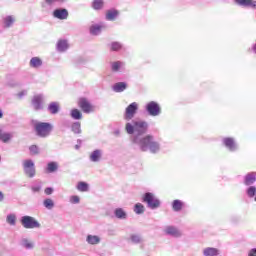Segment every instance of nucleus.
Segmentation results:
<instances>
[{
  "label": "nucleus",
  "mask_w": 256,
  "mask_h": 256,
  "mask_svg": "<svg viewBox=\"0 0 256 256\" xmlns=\"http://www.w3.org/2000/svg\"><path fill=\"white\" fill-rule=\"evenodd\" d=\"M56 49L59 53H65L69 49V43L67 40H59L56 45Z\"/></svg>",
  "instance_id": "obj_19"
},
{
  "label": "nucleus",
  "mask_w": 256,
  "mask_h": 256,
  "mask_svg": "<svg viewBox=\"0 0 256 256\" xmlns=\"http://www.w3.org/2000/svg\"><path fill=\"white\" fill-rule=\"evenodd\" d=\"M120 134H121V131H119V130L114 131V135L119 136Z\"/></svg>",
  "instance_id": "obj_48"
},
{
  "label": "nucleus",
  "mask_w": 256,
  "mask_h": 256,
  "mask_svg": "<svg viewBox=\"0 0 256 256\" xmlns=\"http://www.w3.org/2000/svg\"><path fill=\"white\" fill-rule=\"evenodd\" d=\"M75 149H79V145H76V146H75Z\"/></svg>",
  "instance_id": "obj_50"
},
{
  "label": "nucleus",
  "mask_w": 256,
  "mask_h": 256,
  "mask_svg": "<svg viewBox=\"0 0 256 256\" xmlns=\"http://www.w3.org/2000/svg\"><path fill=\"white\" fill-rule=\"evenodd\" d=\"M53 17L60 21H65L69 17V11L65 8H58L53 11Z\"/></svg>",
  "instance_id": "obj_10"
},
{
  "label": "nucleus",
  "mask_w": 256,
  "mask_h": 256,
  "mask_svg": "<svg viewBox=\"0 0 256 256\" xmlns=\"http://www.w3.org/2000/svg\"><path fill=\"white\" fill-rule=\"evenodd\" d=\"M76 189L81 193H87L89 191V184L87 182H78Z\"/></svg>",
  "instance_id": "obj_30"
},
{
  "label": "nucleus",
  "mask_w": 256,
  "mask_h": 256,
  "mask_svg": "<svg viewBox=\"0 0 256 256\" xmlns=\"http://www.w3.org/2000/svg\"><path fill=\"white\" fill-rule=\"evenodd\" d=\"M134 213H136V215H143V213H145V206L141 203L135 204Z\"/></svg>",
  "instance_id": "obj_36"
},
{
  "label": "nucleus",
  "mask_w": 256,
  "mask_h": 256,
  "mask_svg": "<svg viewBox=\"0 0 256 256\" xmlns=\"http://www.w3.org/2000/svg\"><path fill=\"white\" fill-rule=\"evenodd\" d=\"M6 223L8 225H11L12 227L17 224V215L15 214H8L6 217Z\"/></svg>",
  "instance_id": "obj_32"
},
{
  "label": "nucleus",
  "mask_w": 256,
  "mask_h": 256,
  "mask_svg": "<svg viewBox=\"0 0 256 256\" xmlns=\"http://www.w3.org/2000/svg\"><path fill=\"white\" fill-rule=\"evenodd\" d=\"M59 170V163L57 162H49L46 167L47 173H55V171Z\"/></svg>",
  "instance_id": "obj_28"
},
{
  "label": "nucleus",
  "mask_w": 256,
  "mask_h": 256,
  "mask_svg": "<svg viewBox=\"0 0 256 256\" xmlns=\"http://www.w3.org/2000/svg\"><path fill=\"white\" fill-rule=\"evenodd\" d=\"M20 245L27 250L35 249V243L27 238H22L20 241Z\"/></svg>",
  "instance_id": "obj_21"
},
{
  "label": "nucleus",
  "mask_w": 256,
  "mask_h": 256,
  "mask_svg": "<svg viewBox=\"0 0 256 256\" xmlns=\"http://www.w3.org/2000/svg\"><path fill=\"white\" fill-rule=\"evenodd\" d=\"M111 71L113 73H121V71H125V62L123 61H114L110 63Z\"/></svg>",
  "instance_id": "obj_13"
},
{
  "label": "nucleus",
  "mask_w": 256,
  "mask_h": 256,
  "mask_svg": "<svg viewBox=\"0 0 256 256\" xmlns=\"http://www.w3.org/2000/svg\"><path fill=\"white\" fill-rule=\"evenodd\" d=\"M11 139H13V133L3 131L1 132L0 141H2V143H9Z\"/></svg>",
  "instance_id": "obj_27"
},
{
  "label": "nucleus",
  "mask_w": 256,
  "mask_h": 256,
  "mask_svg": "<svg viewBox=\"0 0 256 256\" xmlns=\"http://www.w3.org/2000/svg\"><path fill=\"white\" fill-rule=\"evenodd\" d=\"M27 95V90H22L17 94L18 99H23Z\"/></svg>",
  "instance_id": "obj_42"
},
{
  "label": "nucleus",
  "mask_w": 256,
  "mask_h": 256,
  "mask_svg": "<svg viewBox=\"0 0 256 256\" xmlns=\"http://www.w3.org/2000/svg\"><path fill=\"white\" fill-rule=\"evenodd\" d=\"M78 105L84 113H93V105L86 98H80Z\"/></svg>",
  "instance_id": "obj_11"
},
{
  "label": "nucleus",
  "mask_w": 256,
  "mask_h": 256,
  "mask_svg": "<svg viewBox=\"0 0 256 256\" xmlns=\"http://www.w3.org/2000/svg\"><path fill=\"white\" fill-rule=\"evenodd\" d=\"M29 151L31 155H39V147L37 145H31Z\"/></svg>",
  "instance_id": "obj_39"
},
{
  "label": "nucleus",
  "mask_w": 256,
  "mask_h": 256,
  "mask_svg": "<svg viewBox=\"0 0 256 256\" xmlns=\"http://www.w3.org/2000/svg\"><path fill=\"white\" fill-rule=\"evenodd\" d=\"M86 242L88 245H99L101 243V237L89 234L86 237Z\"/></svg>",
  "instance_id": "obj_20"
},
{
  "label": "nucleus",
  "mask_w": 256,
  "mask_h": 256,
  "mask_svg": "<svg viewBox=\"0 0 256 256\" xmlns=\"http://www.w3.org/2000/svg\"><path fill=\"white\" fill-rule=\"evenodd\" d=\"M119 17V12L117 9H110L106 11L105 19L106 21H116Z\"/></svg>",
  "instance_id": "obj_17"
},
{
  "label": "nucleus",
  "mask_w": 256,
  "mask_h": 256,
  "mask_svg": "<svg viewBox=\"0 0 256 256\" xmlns=\"http://www.w3.org/2000/svg\"><path fill=\"white\" fill-rule=\"evenodd\" d=\"M34 130L38 137L46 139V137L51 135V132L53 131V125L49 122H35Z\"/></svg>",
  "instance_id": "obj_2"
},
{
  "label": "nucleus",
  "mask_w": 256,
  "mask_h": 256,
  "mask_svg": "<svg viewBox=\"0 0 256 256\" xmlns=\"http://www.w3.org/2000/svg\"><path fill=\"white\" fill-rule=\"evenodd\" d=\"M148 129L149 123L141 119H134L131 122H127L125 125L126 133H128V135H132V143L137 145L140 151H150L155 155L161 151V144L157 142L155 136L151 134L145 135Z\"/></svg>",
  "instance_id": "obj_1"
},
{
  "label": "nucleus",
  "mask_w": 256,
  "mask_h": 256,
  "mask_svg": "<svg viewBox=\"0 0 256 256\" xmlns=\"http://www.w3.org/2000/svg\"><path fill=\"white\" fill-rule=\"evenodd\" d=\"M250 0H235V3L240 7H249Z\"/></svg>",
  "instance_id": "obj_40"
},
{
  "label": "nucleus",
  "mask_w": 256,
  "mask_h": 256,
  "mask_svg": "<svg viewBox=\"0 0 256 256\" xmlns=\"http://www.w3.org/2000/svg\"><path fill=\"white\" fill-rule=\"evenodd\" d=\"M43 206L45 207V209H48L49 211H51V209H53V207H55V202L51 198H46L43 201Z\"/></svg>",
  "instance_id": "obj_34"
},
{
  "label": "nucleus",
  "mask_w": 256,
  "mask_h": 256,
  "mask_svg": "<svg viewBox=\"0 0 256 256\" xmlns=\"http://www.w3.org/2000/svg\"><path fill=\"white\" fill-rule=\"evenodd\" d=\"M81 201V198H79V196L77 195H73L70 197V203H72V205H77L79 204Z\"/></svg>",
  "instance_id": "obj_41"
},
{
  "label": "nucleus",
  "mask_w": 256,
  "mask_h": 256,
  "mask_svg": "<svg viewBox=\"0 0 256 256\" xmlns=\"http://www.w3.org/2000/svg\"><path fill=\"white\" fill-rule=\"evenodd\" d=\"M114 215L117 219H127V212L123 208H117L114 211Z\"/></svg>",
  "instance_id": "obj_31"
},
{
  "label": "nucleus",
  "mask_w": 256,
  "mask_h": 256,
  "mask_svg": "<svg viewBox=\"0 0 256 256\" xmlns=\"http://www.w3.org/2000/svg\"><path fill=\"white\" fill-rule=\"evenodd\" d=\"M105 28V26L103 24H92L90 26V34L97 36V35H101V31H103V29Z\"/></svg>",
  "instance_id": "obj_18"
},
{
  "label": "nucleus",
  "mask_w": 256,
  "mask_h": 256,
  "mask_svg": "<svg viewBox=\"0 0 256 256\" xmlns=\"http://www.w3.org/2000/svg\"><path fill=\"white\" fill-rule=\"evenodd\" d=\"M5 199V195H3V192L0 191V201H3Z\"/></svg>",
  "instance_id": "obj_47"
},
{
  "label": "nucleus",
  "mask_w": 256,
  "mask_h": 256,
  "mask_svg": "<svg viewBox=\"0 0 256 256\" xmlns=\"http://www.w3.org/2000/svg\"><path fill=\"white\" fill-rule=\"evenodd\" d=\"M248 7H251L252 9H256V0H250Z\"/></svg>",
  "instance_id": "obj_45"
},
{
  "label": "nucleus",
  "mask_w": 256,
  "mask_h": 256,
  "mask_svg": "<svg viewBox=\"0 0 256 256\" xmlns=\"http://www.w3.org/2000/svg\"><path fill=\"white\" fill-rule=\"evenodd\" d=\"M142 203H145L146 207L152 211H155V209H159V207H161V200L151 192H146L143 195Z\"/></svg>",
  "instance_id": "obj_3"
},
{
  "label": "nucleus",
  "mask_w": 256,
  "mask_h": 256,
  "mask_svg": "<svg viewBox=\"0 0 256 256\" xmlns=\"http://www.w3.org/2000/svg\"><path fill=\"white\" fill-rule=\"evenodd\" d=\"M246 194L250 199H253V197H254V201H256V187L255 186H249L246 189Z\"/></svg>",
  "instance_id": "obj_33"
},
{
  "label": "nucleus",
  "mask_w": 256,
  "mask_h": 256,
  "mask_svg": "<svg viewBox=\"0 0 256 256\" xmlns=\"http://www.w3.org/2000/svg\"><path fill=\"white\" fill-rule=\"evenodd\" d=\"M113 91L115 93H123L125 89H127V83L126 82H117L116 84L113 85L112 87Z\"/></svg>",
  "instance_id": "obj_23"
},
{
  "label": "nucleus",
  "mask_w": 256,
  "mask_h": 256,
  "mask_svg": "<svg viewBox=\"0 0 256 256\" xmlns=\"http://www.w3.org/2000/svg\"><path fill=\"white\" fill-rule=\"evenodd\" d=\"M24 173L27 177L33 178L35 177V162L31 159L24 160L23 163Z\"/></svg>",
  "instance_id": "obj_7"
},
{
  "label": "nucleus",
  "mask_w": 256,
  "mask_h": 256,
  "mask_svg": "<svg viewBox=\"0 0 256 256\" xmlns=\"http://www.w3.org/2000/svg\"><path fill=\"white\" fill-rule=\"evenodd\" d=\"M45 195H53V188L47 187L44 190Z\"/></svg>",
  "instance_id": "obj_44"
},
{
  "label": "nucleus",
  "mask_w": 256,
  "mask_h": 256,
  "mask_svg": "<svg viewBox=\"0 0 256 256\" xmlns=\"http://www.w3.org/2000/svg\"><path fill=\"white\" fill-rule=\"evenodd\" d=\"M145 110L150 117H159L161 115V106L155 101H150L146 104Z\"/></svg>",
  "instance_id": "obj_5"
},
{
  "label": "nucleus",
  "mask_w": 256,
  "mask_h": 256,
  "mask_svg": "<svg viewBox=\"0 0 256 256\" xmlns=\"http://www.w3.org/2000/svg\"><path fill=\"white\" fill-rule=\"evenodd\" d=\"M59 109H60L59 102H51L48 105V111L49 113H51V115H57V113H59Z\"/></svg>",
  "instance_id": "obj_24"
},
{
  "label": "nucleus",
  "mask_w": 256,
  "mask_h": 256,
  "mask_svg": "<svg viewBox=\"0 0 256 256\" xmlns=\"http://www.w3.org/2000/svg\"><path fill=\"white\" fill-rule=\"evenodd\" d=\"M164 233L166 235H169L170 237H175V238H179L183 235V233H181V230H179V228L175 226H166L164 228Z\"/></svg>",
  "instance_id": "obj_12"
},
{
  "label": "nucleus",
  "mask_w": 256,
  "mask_h": 256,
  "mask_svg": "<svg viewBox=\"0 0 256 256\" xmlns=\"http://www.w3.org/2000/svg\"><path fill=\"white\" fill-rule=\"evenodd\" d=\"M20 223L24 229H39V227H41L39 221L31 216H22Z\"/></svg>",
  "instance_id": "obj_4"
},
{
  "label": "nucleus",
  "mask_w": 256,
  "mask_h": 256,
  "mask_svg": "<svg viewBox=\"0 0 256 256\" xmlns=\"http://www.w3.org/2000/svg\"><path fill=\"white\" fill-rule=\"evenodd\" d=\"M69 125V122H66V126Z\"/></svg>",
  "instance_id": "obj_51"
},
{
  "label": "nucleus",
  "mask_w": 256,
  "mask_h": 256,
  "mask_svg": "<svg viewBox=\"0 0 256 256\" xmlns=\"http://www.w3.org/2000/svg\"><path fill=\"white\" fill-rule=\"evenodd\" d=\"M2 23H3L4 27L9 29V27H11L15 23V16H13V15L5 16L2 19Z\"/></svg>",
  "instance_id": "obj_22"
},
{
  "label": "nucleus",
  "mask_w": 256,
  "mask_h": 256,
  "mask_svg": "<svg viewBox=\"0 0 256 256\" xmlns=\"http://www.w3.org/2000/svg\"><path fill=\"white\" fill-rule=\"evenodd\" d=\"M31 103L34 111H41L43 109V103H45V96L43 94H37L33 96Z\"/></svg>",
  "instance_id": "obj_9"
},
{
  "label": "nucleus",
  "mask_w": 256,
  "mask_h": 256,
  "mask_svg": "<svg viewBox=\"0 0 256 256\" xmlns=\"http://www.w3.org/2000/svg\"><path fill=\"white\" fill-rule=\"evenodd\" d=\"M70 115L72 119H76L77 121H79V119H83V114L81 111H79V109H72Z\"/></svg>",
  "instance_id": "obj_35"
},
{
  "label": "nucleus",
  "mask_w": 256,
  "mask_h": 256,
  "mask_svg": "<svg viewBox=\"0 0 256 256\" xmlns=\"http://www.w3.org/2000/svg\"><path fill=\"white\" fill-rule=\"evenodd\" d=\"M130 241L131 243H134L135 245H138V243H141L142 239L139 234H131L130 235Z\"/></svg>",
  "instance_id": "obj_38"
},
{
  "label": "nucleus",
  "mask_w": 256,
  "mask_h": 256,
  "mask_svg": "<svg viewBox=\"0 0 256 256\" xmlns=\"http://www.w3.org/2000/svg\"><path fill=\"white\" fill-rule=\"evenodd\" d=\"M139 109V104L137 102H133L128 105L124 113V120L131 121L135 115H137V110Z\"/></svg>",
  "instance_id": "obj_6"
},
{
  "label": "nucleus",
  "mask_w": 256,
  "mask_h": 256,
  "mask_svg": "<svg viewBox=\"0 0 256 256\" xmlns=\"http://www.w3.org/2000/svg\"><path fill=\"white\" fill-rule=\"evenodd\" d=\"M70 129L74 135H81V122H73L70 126Z\"/></svg>",
  "instance_id": "obj_26"
},
{
  "label": "nucleus",
  "mask_w": 256,
  "mask_h": 256,
  "mask_svg": "<svg viewBox=\"0 0 256 256\" xmlns=\"http://www.w3.org/2000/svg\"><path fill=\"white\" fill-rule=\"evenodd\" d=\"M32 191L33 193H39V191H41V185H34L32 186Z\"/></svg>",
  "instance_id": "obj_43"
},
{
  "label": "nucleus",
  "mask_w": 256,
  "mask_h": 256,
  "mask_svg": "<svg viewBox=\"0 0 256 256\" xmlns=\"http://www.w3.org/2000/svg\"><path fill=\"white\" fill-rule=\"evenodd\" d=\"M110 49L111 51H121L123 49V44H121V42H112Z\"/></svg>",
  "instance_id": "obj_37"
},
{
  "label": "nucleus",
  "mask_w": 256,
  "mask_h": 256,
  "mask_svg": "<svg viewBox=\"0 0 256 256\" xmlns=\"http://www.w3.org/2000/svg\"><path fill=\"white\" fill-rule=\"evenodd\" d=\"M3 117V111L0 110V119Z\"/></svg>",
  "instance_id": "obj_49"
},
{
  "label": "nucleus",
  "mask_w": 256,
  "mask_h": 256,
  "mask_svg": "<svg viewBox=\"0 0 256 256\" xmlns=\"http://www.w3.org/2000/svg\"><path fill=\"white\" fill-rule=\"evenodd\" d=\"M183 201L181 200H174L172 202V209L173 211H175V213H179V211H181L183 209Z\"/></svg>",
  "instance_id": "obj_29"
},
{
  "label": "nucleus",
  "mask_w": 256,
  "mask_h": 256,
  "mask_svg": "<svg viewBox=\"0 0 256 256\" xmlns=\"http://www.w3.org/2000/svg\"><path fill=\"white\" fill-rule=\"evenodd\" d=\"M256 181V172H250L244 177V185L251 187Z\"/></svg>",
  "instance_id": "obj_16"
},
{
  "label": "nucleus",
  "mask_w": 256,
  "mask_h": 256,
  "mask_svg": "<svg viewBox=\"0 0 256 256\" xmlns=\"http://www.w3.org/2000/svg\"><path fill=\"white\" fill-rule=\"evenodd\" d=\"M248 256H256V248H252L249 253Z\"/></svg>",
  "instance_id": "obj_46"
},
{
  "label": "nucleus",
  "mask_w": 256,
  "mask_h": 256,
  "mask_svg": "<svg viewBox=\"0 0 256 256\" xmlns=\"http://www.w3.org/2000/svg\"><path fill=\"white\" fill-rule=\"evenodd\" d=\"M29 67L32 69H41V67H43V60L40 57H32L29 62Z\"/></svg>",
  "instance_id": "obj_15"
},
{
  "label": "nucleus",
  "mask_w": 256,
  "mask_h": 256,
  "mask_svg": "<svg viewBox=\"0 0 256 256\" xmlns=\"http://www.w3.org/2000/svg\"><path fill=\"white\" fill-rule=\"evenodd\" d=\"M104 6L105 2L103 0H93L91 4V7L94 9V11H101Z\"/></svg>",
  "instance_id": "obj_25"
},
{
  "label": "nucleus",
  "mask_w": 256,
  "mask_h": 256,
  "mask_svg": "<svg viewBox=\"0 0 256 256\" xmlns=\"http://www.w3.org/2000/svg\"><path fill=\"white\" fill-rule=\"evenodd\" d=\"M222 145H224L228 151L231 153H235V151H239V144L235 141L233 137H225L222 139Z\"/></svg>",
  "instance_id": "obj_8"
},
{
  "label": "nucleus",
  "mask_w": 256,
  "mask_h": 256,
  "mask_svg": "<svg viewBox=\"0 0 256 256\" xmlns=\"http://www.w3.org/2000/svg\"><path fill=\"white\" fill-rule=\"evenodd\" d=\"M89 159L92 163H99L103 159V150L96 149L90 153Z\"/></svg>",
  "instance_id": "obj_14"
}]
</instances>
